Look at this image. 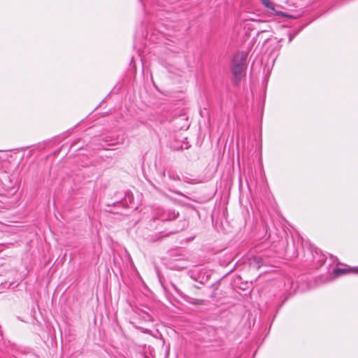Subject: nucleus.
Returning <instances> with one entry per match:
<instances>
[{
    "instance_id": "1",
    "label": "nucleus",
    "mask_w": 358,
    "mask_h": 358,
    "mask_svg": "<svg viewBox=\"0 0 358 358\" xmlns=\"http://www.w3.org/2000/svg\"><path fill=\"white\" fill-rule=\"evenodd\" d=\"M246 55L243 53H238L232 59L231 70L236 83H238L244 75L246 69Z\"/></svg>"
},
{
    "instance_id": "2",
    "label": "nucleus",
    "mask_w": 358,
    "mask_h": 358,
    "mask_svg": "<svg viewBox=\"0 0 358 358\" xmlns=\"http://www.w3.org/2000/svg\"><path fill=\"white\" fill-rule=\"evenodd\" d=\"M179 213L175 210H159L157 213L156 217H154V220H159L162 222H166L169 220H175L178 217Z\"/></svg>"
},
{
    "instance_id": "3",
    "label": "nucleus",
    "mask_w": 358,
    "mask_h": 358,
    "mask_svg": "<svg viewBox=\"0 0 358 358\" xmlns=\"http://www.w3.org/2000/svg\"><path fill=\"white\" fill-rule=\"evenodd\" d=\"M184 299L187 303L194 305L195 306L199 307L206 305V301L203 299H194L187 296H184Z\"/></svg>"
},
{
    "instance_id": "4",
    "label": "nucleus",
    "mask_w": 358,
    "mask_h": 358,
    "mask_svg": "<svg viewBox=\"0 0 358 358\" xmlns=\"http://www.w3.org/2000/svg\"><path fill=\"white\" fill-rule=\"evenodd\" d=\"M104 141L106 143H107L108 145H116L120 143V141L118 140H115L110 137L109 139V137H108V136L106 137Z\"/></svg>"
},
{
    "instance_id": "5",
    "label": "nucleus",
    "mask_w": 358,
    "mask_h": 358,
    "mask_svg": "<svg viewBox=\"0 0 358 358\" xmlns=\"http://www.w3.org/2000/svg\"><path fill=\"white\" fill-rule=\"evenodd\" d=\"M262 4L268 9L274 10L273 3L269 0H261Z\"/></svg>"
},
{
    "instance_id": "6",
    "label": "nucleus",
    "mask_w": 358,
    "mask_h": 358,
    "mask_svg": "<svg viewBox=\"0 0 358 358\" xmlns=\"http://www.w3.org/2000/svg\"><path fill=\"white\" fill-rule=\"evenodd\" d=\"M169 177L173 180H180V177L174 173L169 172Z\"/></svg>"
},
{
    "instance_id": "7",
    "label": "nucleus",
    "mask_w": 358,
    "mask_h": 358,
    "mask_svg": "<svg viewBox=\"0 0 358 358\" xmlns=\"http://www.w3.org/2000/svg\"><path fill=\"white\" fill-rule=\"evenodd\" d=\"M334 273L336 276H338L341 274L345 273V271L342 268H337L334 270Z\"/></svg>"
},
{
    "instance_id": "8",
    "label": "nucleus",
    "mask_w": 358,
    "mask_h": 358,
    "mask_svg": "<svg viewBox=\"0 0 358 358\" xmlns=\"http://www.w3.org/2000/svg\"><path fill=\"white\" fill-rule=\"evenodd\" d=\"M171 287L176 291L180 296H183L182 293L178 289V288L173 283H171Z\"/></svg>"
},
{
    "instance_id": "9",
    "label": "nucleus",
    "mask_w": 358,
    "mask_h": 358,
    "mask_svg": "<svg viewBox=\"0 0 358 358\" xmlns=\"http://www.w3.org/2000/svg\"><path fill=\"white\" fill-rule=\"evenodd\" d=\"M352 271L355 273H358V266L353 267Z\"/></svg>"
},
{
    "instance_id": "10",
    "label": "nucleus",
    "mask_w": 358,
    "mask_h": 358,
    "mask_svg": "<svg viewBox=\"0 0 358 358\" xmlns=\"http://www.w3.org/2000/svg\"><path fill=\"white\" fill-rule=\"evenodd\" d=\"M293 37H294V36H292V34H289V43L292 41Z\"/></svg>"
},
{
    "instance_id": "11",
    "label": "nucleus",
    "mask_w": 358,
    "mask_h": 358,
    "mask_svg": "<svg viewBox=\"0 0 358 358\" xmlns=\"http://www.w3.org/2000/svg\"><path fill=\"white\" fill-rule=\"evenodd\" d=\"M287 296H285V297H284V298H283V299H282V301H281V304H280V306H281V305H282V303H283L287 300Z\"/></svg>"
},
{
    "instance_id": "12",
    "label": "nucleus",
    "mask_w": 358,
    "mask_h": 358,
    "mask_svg": "<svg viewBox=\"0 0 358 358\" xmlns=\"http://www.w3.org/2000/svg\"><path fill=\"white\" fill-rule=\"evenodd\" d=\"M147 317L148 318V320H149L150 321H152V318H151V317H150V315H147Z\"/></svg>"
},
{
    "instance_id": "13",
    "label": "nucleus",
    "mask_w": 358,
    "mask_h": 358,
    "mask_svg": "<svg viewBox=\"0 0 358 358\" xmlns=\"http://www.w3.org/2000/svg\"><path fill=\"white\" fill-rule=\"evenodd\" d=\"M29 320H33V316H32V315H29Z\"/></svg>"
},
{
    "instance_id": "14",
    "label": "nucleus",
    "mask_w": 358,
    "mask_h": 358,
    "mask_svg": "<svg viewBox=\"0 0 358 358\" xmlns=\"http://www.w3.org/2000/svg\"><path fill=\"white\" fill-rule=\"evenodd\" d=\"M21 321H23V322H29V320H24V319H22L20 318Z\"/></svg>"
}]
</instances>
